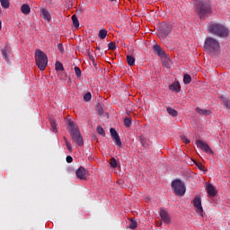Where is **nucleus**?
Masks as SVG:
<instances>
[{
    "mask_svg": "<svg viewBox=\"0 0 230 230\" xmlns=\"http://www.w3.org/2000/svg\"><path fill=\"white\" fill-rule=\"evenodd\" d=\"M67 128L70 132V136L72 137V140L75 145H78V146H84V137H82V134L80 133V128L75 123L73 120H68Z\"/></svg>",
    "mask_w": 230,
    "mask_h": 230,
    "instance_id": "obj_1",
    "label": "nucleus"
},
{
    "mask_svg": "<svg viewBox=\"0 0 230 230\" xmlns=\"http://www.w3.org/2000/svg\"><path fill=\"white\" fill-rule=\"evenodd\" d=\"M67 128L70 132V136L72 137V140L75 145H78V146H84V137H82V134L80 133V128L75 123L73 120H68Z\"/></svg>",
    "mask_w": 230,
    "mask_h": 230,
    "instance_id": "obj_2",
    "label": "nucleus"
},
{
    "mask_svg": "<svg viewBox=\"0 0 230 230\" xmlns=\"http://www.w3.org/2000/svg\"><path fill=\"white\" fill-rule=\"evenodd\" d=\"M196 10L199 19H206L208 15H211V13H213L211 2L209 0H203L199 2L196 6Z\"/></svg>",
    "mask_w": 230,
    "mask_h": 230,
    "instance_id": "obj_3",
    "label": "nucleus"
},
{
    "mask_svg": "<svg viewBox=\"0 0 230 230\" xmlns=\"http://www.w3.org/2000/svg\"><path fill=\"white\" fill-rule=\"evenodd\" d=\"M208 33L217 35V37H229V29L220 23L210 22L208 26Z\"/></svg>",
    "mask_w": 230,
    "mask_h": 230,
    "instance_id": "obj_4",
    "label": "nucleus"
},
{
    "mask_svg": "<svg viewBox=\"0 0 230 230\" xmlns=\"http://www.w3.org/2000/svg\"><path fill=\"white\" fill-rule=\"evenodd\" d=\"M204 49L211 57H215L217 51H220V43L215 38H207L204 43Z\"/></svg>",
    "mask_w": 230,
    "mask_h": 230,
    "instance_id": "obj_5",
    "label": "nucleus"
},
{
    "mask_svg": "<svg viewBox=\"0 0 230 230\" xmlns=\"http://www.w3.org/2000/svg\"><path fill=\"white\" fill-rule=\"evenodd\" d=\"M35 60L40 71H44L48 67V56L39 49L35 50Z\"/></svg>",
    "mask_w": 230,
    "mask_h": 230,
    "instance_id": "obj_6",
    "label": "nucleus"
},
{
    "mask_svg": "<svg viewBox=\"0 0 230 230\" xmlns=\"http://www.w3.org/2000/svg\"><path fill=\"white\" fill-rule=\"evenodd\" d=\"M171 188L177 197H184L186 195V184L180 179L173 180L171 183Z\"/></svg>",
    "mask_w": 230,
    "mask_h": 230,
    "instance_id": "obj_7",
    "label": "nucleus"
},
{
    "mask_svg": "<svg viewBox=\"0 0 230 230\" xmlns=\"http://www.w3.org/2000/svg\"><path fill=\"white\" fill-rule=\"evenodd\" d=\"M172 30H173L172 24L163 22L158 29L159 39H166V37L172 33Z\"/></svg>",
    "mask_w": 230,
    "mask_h": 230,
    "instance_id": "obj_8",
    "label": "nucleus"
},
{
    "mask_svg": "<svg viewBox=\"0 0 230 230\" xmlns=\"http://www.w3.org/2000/svg\"><path fill=\"white\" fill-rule=\"evenodd\" d=\"M192 204L196 213H198L199 217H204V208H202V199H200V196H196L192 201Z\"/></svg>",
    "mask_w": 230,
    "mask_h": 230,
    "instance_id": "obj_9",
    "label": "nucleus"
},
{
    "mask_svg": "<svg viewBox=\"0 0 230 230\" xmlns=\"http://www.w3.org/2000/svg\"><path fill=\"white\" fill-rule=\"evenodd\" d=\"M196 145L198 148L202 150V152H205V154H210V155H213L215 154V152L212 151L211 147H209V145L202 140H196Z\"/></svg>",
    "mask_w": 230,
    "mask_h": 230,
    "instance_id": "obj_10",
    "label": "nucleus"
},
{
    "mask_svg": "<svg viewBox=\"0 0 230 230\" xmlns=\"http://www.w3.org/2000/svg\"><path fill=\"white\" fill-rule=\"evenodd\" d=\"M2 57L7 62V64H10V58L12 57V48L10 45L5 44V46L2 49Z\"/></svg>",
    "mask_w": 230,
    "mask_h": 230,
    "instance_id": "obj_11",
    "label": "nucleus"
},
{
    "mask_svg": "<svg viewBox=\"0 0 230 230\" xmlns=\"http://www.w3.org/2000/svg\"><path fill=\"white\" fill-rule=\"evenodd\" d=\"M87 173H89V171L85 169L84 166H80L75 171V176L79 179V181H87Z\"/></svg>",
    "mask_w": 230,
    "mask_h": 230,
    "instance_id": "obj_12",
    "label": "nucleus"
},
{
    "mask_svg": "<svg viewBox=\"0 0 230 230\" xmlns=\"http://www.w3.org/2000/svg\"><path fill=\"white\" fill-rule=\"evenodd\" d=\"M110 134L113 139V141L116 142V145L118 146H121V138H119V135L118 134V131L114 128H110Z\"/></svg>",
    "mask_w": 230,
    "mask_h": 230,
    "instance_id": "obj_13",
    "label": "nucleus"
},
{
    "mask_svg": "<svg viewBox=\"0 0 230 230\" xmlns=\"http://www.w3.org/2000/svg\"><path fill=\"white\" fill-rule=\"evenodd\" d=\"M153 51H154L155 55L161 57V58H166V52H164V50H163L161 46H159L158 44L154 45Z\"/></svg>",
    "mask_w": 230,
    "mask_h": 230,
    "instance_id": "obj_14",
    "label": "nucleus"
},
{
    "mask_svg": "<svg viewBox=\"0 0 230 230\" xmlns=\"http://www.w3.org/2000/svg\"><path fill=\"white\" fill-rule=\"evenodd\" d=\"M207 193H208L209 197L213 198V197H217V193L218 192L217 191V189H215V186H213V184L208 183Z\"/></svg>",
    "mask_w": 230,
    "mask_h": 230,
    "instance_id": "obj_15",
    "label": "nucleus"
},
{
    "mask_svg": "<svg viewBox=\"0 0 230 230\" xmlns=\"http://www.w3.org/2000/svg\"><path fill=\"white\" fill-rule=\"evenodd\" d=\"M160 217L165 224H170V222H172V218H170V215H168V213L164 209L160 210Z\"/></svg>",
    "mask_w": 230,
    "mask_h": 230,
    "instance_id": "obj_16",
    "label": "nucleus"
},
{
    "mask_svg": "<svg viewBox=\"0 0 230 230\" xmlns=\"http://www.w3.org/2000/svg\"><path fill=\"white\" fill-rule=\"evenodd\" d=\"M40 13L44 21H49V22L51 21V14L48 10H46V8H41Z\"/></svg>",
    "mask_w": 230,
    "mask_h": 230,
    "instance_id": "obj_17",
    "label": "nucleus"
},
{
    "mask_svg": "<svg viewBox=\"0 0 230 230\" xmlns=\"http://www.w3.org/2000/svg\"><path fill=\"white\" fill-rule=\"evenodd\" d=\"M169 89L173 93H181V84H179V82H175L169 85Z\"/></svg>",
    "mask_w": 230,
    "mask_h": 230,
    "instance_id": "obj_18",
    "label": "nucleus"
},
{
    "mask_svg": "<svg viewBox=\"0 0 230 230\" xmlns=\"http://www.w3.org/2000/svg\"><path fill=\"white\" fill-rule=\"evenodd\" d=\"M21 12H22V13H23V15H30V13L31 12V8L30 7V4H23L21 6Z\"/></svg>",
    "mask_w": 230,
    "mask_h": 230,
    "instance_id": "obj_19",
    "label": "nucleus"
},
{
    "mask_svg": "<svg viewBox=\"0 0 230 230\" xmlns=\"http://www.w3.org/2000/svg\"><path fill=\"white\" fill-rule=\"evenodd\" d=\"M196 112L200 114L201 116H209L211 114V111L209 110H202L199 107L196 108Z\"/></svg>",
    "mask_w": 230,
    "mask_h": 230,
    "instance_id": "obj_20",
    "label": "nucleus"
},
{
    "mask_svg": "<svg viewBox=\"0 0 230 230\" xmlns=\"http://www.w3.org/2000/svg\"><path fill=\"white\" fill-rule=\"evenodd\" d=\"M166 111L170 116H172V118H177V116H179V111L172 107H167Z\"/></svg>",
    "mask_w": 230,
    "mask_h": 230,
    "instance_id": "obj_21",
    "label": "nucleus"
},
{
    "mask_svg": "<svg viewBox=\"0 0 230 230\" xmlns=\"http://www.w3.org/2000/svg\"><path fill=\"white\" fill-rule=\"evenodd\" d=\"M49 123L52 132H54V134H57V132H58V129L57 128V120H55L54 119H49Z\"/></svg>",
    "mask_w": 230,
    "mask_h": 230,
    "instance_id": "obj_22",
    "label": "nucleus"
},
{
    "mask_svg": "<svg viewBox=\"0 0 230 230\" xmlns=\"http://www.w3.org/2000/svg\"><path fill=\"white\" fill-rule=\"evenodd\" d=\"M220 100L222 101L224 107L230 109V99L225 96H221Z\"/></svg>",
    "mask_w": 230,
    "mask_h": 230,
    "instance_id": "obj_23",
    "label": "nucleus"
},
{
    "mask_svg": "<svg viewBox=\"0 0 230 230\" xmlns=\"http://www.w3.org/2000/svg\"><path fill=\"white\" fill-rule=\"evenodd\" d=\"M96 111L99 114V116H103L104 111H103V103L98 102L96 105Z\"/></svg>",
    "mask_w": 230,
    "mask_h": 230,
    "instance_id": "obj_24",
    "label": "nucleus"
},
{
    "mask_svg": "<svg viewBox=\"0 0 230 230\" xmlns=\"http://www.w3.org/2000/svg\"><path fill=\"white\" fill-rule=\"evenodd\" d=\"M72 22L75 28H80V22L78 21L76 14L72 15Z\"/></svg>",
    "mask_w": 230,
    "mask_h": 230,
    "instance_id": "obj_25",
    "label": "nucleus"
},
{
    "mask_svg": "<svg viewBox=\"0 0 230 230\" xmlns=\"http://www.w3.org/2000/svg\"><path fill=\"white\" fill-rule=\"evenodd\" d=\"M183 84L188 85V84H191V75L190 74H185L183 76Z\"/></svg>",
    "mask_w": 230,
    "mask_h": 230,
    "instance_id": "obj_26",
    "label": "nucleus"
},
{
    "mask_svg": "<svg viewBox=\"0 0 230 230\" xmlns=\"http://www.w3.org/2000/svg\"><path fill=\"white\" fill-rule=\"evenodd\" d=\"M127 62H128V66H134L136 64V58L130 55H128Z\"/></svg>",
    "mask_w": 230,
    "mask_h": 230,
    "instance_id": "obj_27",
    "label": "nucleus"
},
{
    "mask_svg": "<svg viewBox=\"0 0 230 230\" xmlns=\"http://www.w3.org/2000/svg\"><path fill=\"white\" fill-rule=\"evenodd\" d=\"M2 8L5 10L10 8V0H0Z\"/></svg>",
    "mask_w": 230,
    "mask_h": 230,
    "instance_id": "obj_28",
    "label": "nucleus"
},
{
    "mask_svg": "<svg viewBox=\"0 0 230 230\" xmlns=\"http://www.w3.org/2000/svg\"><path fill=\"white\" fill-rule=\"evenodd\" d=\"M139 141H140L142 146H144V148H146L148 146V142H146V137L140 136Z\"/></svg>",
    "mask_w": 230,
    "mask_h": 230,
    "instance_id": "obj_29",
    "label": "nucleus"
},
{
    "mask_svg": "<svg viewBox=\"0 0 230 230\" xmlns=\"http://www.w3.org/2000/svg\"><path fill=\"white\" fill-rule=\"evenodd\" d=\"M128 227H129V229H132V230L137 229V221L131 219L128 224Z\"/></svg>",
    "mask_w": 230,
    "mask_h": 230,
    "instance_id": "obj_30",
    "label": "nucleus"
},
{
    "mask_svg": "<svg viewBox=\"0 0 230 230\" xmlns=\"http://www.w3.org/2000/svg\"><path fill=\"white\" fill-rule=\"evenodd\" d=\"M56 71H64V65L60 61H57L55 65Z\"/></svg>",
    "mask_w": 230,
    "mask_h": 230,
    "instance_id": "obj_31",
    "label": "nucleus"
},
{
    "mask_svg": "<svg viewBox=\"0 0 230 230\" xmlns=\"http://www.w3.org/2000/svg\"><path fill=\"white\" fill-rule=\"evenodd\" d=\"M105 37H107V30L105 29H102L100 31H99V38L103 40V39H105Z\"/></svg>",
    "mask_w": 230,
    "mask_h": 230,
    "instance_id": "obj_32",
    "label": "nucleus"
},
{
    "mask_svg": "<svg viewBox=\"0 0 230 230\" xmlns=\"http://www.w3.org/2000/svg\"><path fill=\"white\" fill-rule=\"evenodd\" d=\"M124 125L127 128H128L129 127H131L132 125V119L131 118H125L124 119Z\"/></svg>",
    "mask_w": 230,
    "mask_h": 230,
    "instance_id": "obj_33",
    "label": "nucleus"
},
{
    "mask_svg": "<svg viewBox=\"0 0 230 230\" xmlns=\"http://www.w3.org/2000/svg\"><path fill=\"white\" fill-rule=\"evenodd\" d=\"M96 130L100 136H102V137H105V129H103L102 126H98Z\"/></svg>",
    "mask_w": 230,
    "mask_h": 230,
    "instance_id": "obj_34",
    "label": "nucleus"
},
{
    "mask_svg": "<svg viewBox=\"0 0 230 230\" xmlns=\"http://www.w3.org/2000/svg\"><path fill=\"white\" fill-rule=\"evenodd\" d=\"M110 164L111 168H118V161L116 160V158L114 157L111 158Z\"/></svg>",
    "mask_w": 230,
    "mask_h": 230,
    "instance_id": "obj_35",
    "label": "nucleus"
},
{
    "mask_svg": "<svg viewBox=\"0 0 230 230\" xmlns=\"http://www.w3.org/2000/svg\"><path fill=\"white\" fill-rule=\"evenodd\" d=\"M93 98V95L91 94V92H87L84 95V102H91Z\"/></svg>",
    "mask_w": 230,
    "mask_h": 230,
    "instance_id": "obj_36",
    "label": "nucleus"
},
{
    "mask_svg": "<svg viewBox=\"0 0 230 230\" xmlns=\"http://www.w3.org/2000/svg\"><path fill=\"white\" fill-rule=\"evenodd\" d=\"M74 71L77 76V78H80L82 76V70L78 66L74 67Z\"/></svg>",
    "mask_w": 230,
    "mask_h": 230,
    "instance_id": "obj_37",
    "label": "nucleus"
},
{
    "mask_svg": "<svg viewBox=\"0 0 230 230\" xmlns=\"http://www.w3.org/2000/svg\"><path fill=\"white\" fill-rule=\"evenodd\" d=\"M108 49H110L111 51H114L116 49V43L114 42H110L108 44Z\"/></svg>",
    "mask_w": 230,
    "mask_h": 230,
    "instance_id": "obj_38",
    "label": "nucleus"
},
{
    "mask_svg": "<svg viewBox=\"0 0 230 230\" xmlns=\"http://www.w3.org/2000/svg\"><path fill=\"white\" fill-rule=\"evenodd\" d=\"M196 166L199 168V170H200V172H208V169H206L201 163L197 164Z\"/></svg>",
    "mask_w": 230,
    "mask_h": 230,
    "instance_id": "obj_39",
    "label": "nucleus"
},
{
    "mask_svg": "<svg viewBox=\"0 0 230 230\" xmlns=\"http://www.w3.org/2000/svg\"><path fill=\"white\" fill-rule=\"evenodd\" d=\"M58 49L60 51L61 55H64V53H66V50H64V45H62V43L58 44Z\"/></svg>",
    "mask_w": 230,
    "mask_h": 230,
    "instance_id": "obj_40",
    "label": "nucleus"
},
{
    "mask_svg": "<svg viewBox=\"0 0 230 230\" xmlns=\"http://www.w3.org/2000/svg\"><path fill=\"white\" fill-rule=\"evenodd\" d=\"M181 139L183 143H185V145L190 144V139H188V137L184 135L181 136Z\"/></svg>",
    "mask_w": 230,
    "mask_h": 230,
    "instance_id": "obj_41",
    "label": "nucleus"
},
{
    "mask_svg": "<svg viewBox=\"0 0 230 230\" xmlns=\"http://www.w3.org/2000/svg\"><path fill=\"white\" fill-rule=\"evenodd\" d=\"M66 146L69 152H73V146H71V143H69V141H66Z\"/></svg>",
    "mask_w": 230,
    "mask_h": 230,
    "instance_id": "obj_42",
    "label": "nucleus"
},
{
    "mask_svg": "<svg viewBox=\"0 0 230 230\" xmlns=\"http://www.w3.org/2000/svg\"><path fill=\"white\" fill-rule=\"evenodd\" d=\"M164 66L170 69V60L164 61Z\"/></svg>",
    "mask_w": 230,
    "mask_h": 230,
    "instance_id": "obj_43",
    "label": "nucleus"
},
{
    "mask_svg": "<svg viewBox=\"0 0 230 230\" xmlns=\"http://www.w3.org/2000/svg\"><path fill=\"white\" fill-rule=\"evenodd\" d=\"M66 163H68V164L73 163V156L67 155V156H66Z\"/></svg>",
    "mask_w": 230,
    "mask_h": 230,
    "instance_id": "obj_44",
    "label": "nucleus"
},
{
    "mask_svg": "<svg viewBox=\"0 0 230 230\" xmlns=\"http://www.w3.org/2000/svg\"><path fill=\"white\" fill-rule=\"evenodd\" d=\"M87 55H88L89 59H90L91 61H92V60H94V56L91 55V51H90V50L87 51Z\"/></svg>",
    "mask_w": 230,
    "mask_h": 230,
    "instance_id": "obj_45",
    "label": "nucleus"
},
{
    "mask_svg": "<svg viewBox=\"0 0 230 230\" xmlns=\"http://www.w3.org/2000/svg\"><path fill=\"white\" fill-rule=\"evenodd\" d=\"M67 78V73H63L62 75L60 76L61 80H66Z\"/></svg>",
    "mask_w": 230,
    "mask_h": 230,
    "instance_id": "obj_46",
    "label": "nucleus"
},
{
    "mask_svg": "<svg viewBox=\"0 0 230 230\" xmlns=\"http://www.w3.org/2000/svg\"><path fill=\"white\" fill-rule=\"evenodd\" d=\"M91 62H93V66L94 67H96V66H98V63H96V59H93V60H92Z\"/></svg>",
    "mask_w": 230,
    "mask_h": 230,
    "instance_id": "obj_47",
    "label": "nucleus"
},
{
    "mask_svg": "<svg viewBox=\"0 0 230 230\" xmlns=\"http://www.w3.org/2000/svg\"><path fill=\"white\" fill-rule=\"evenodd\" d=\"M64 141L66 142V145L67 144V138L64 137Z\"/></svg>",
    "mask_w": 230,
    "mask_h": 230,
    "instance_id": "obj_48",
    "label": "nucleus"
},
{
    "mask_svg": "<svg viewBox=\"0 0 230 230\" xmlns=\"http://www.w3.org/2000/svg\"><path fill=\"white\" fill-rule=\"evenodd\" d=\"M1 13H3V11H2L1 8H0V15H1Z\"/></svg>",
    "mask_w": 230,
    "mask_h": 230,
    "instance_id": "obj_49",
    "label": "nucleus"
},
{
    "mask_svg": "<svg viewBox=\"0 0 230 230\" xmlns=\"http://www.w3.org/2000/svg\"><path fill=\"white\" fill-rule=\"evenodd\" d=\"M96 49L100 50V47H96Z\"/></svg>",
    "mask_w": 230,
    "mask_h": 230,
    "instance_id": "obj_50",
    "label": "nucleus"
},
{
    "mask_svg": "<svg viewBox=\"0 0 230 230\" xmlns=\"http://www.w3.org/2000/svg\"><path fill=\"white\" fill-rule=\"evenodd\" d=\"M68 81L71 82V77H68Z\"/></svg>",
    "mask_w": 230,
    "mask_h": 230,
    "instance_id": "obj_51",
    "label": "nucleus"
},
{
    "mask_svg": "<svg viewBox=\"0 0 230 230\" xmlns=\"http://www.w3.org/2000/svg\"><path fill=\"white\" fill-rule=\"evenodd\" d=\"M157 226H161V224L157 223Z\"/></svg>",
    "mask_w": 230,
    "mask_h": 230,
    "instance_id": "obj_52",
    "label": "nucleus"
}]
</instances>
